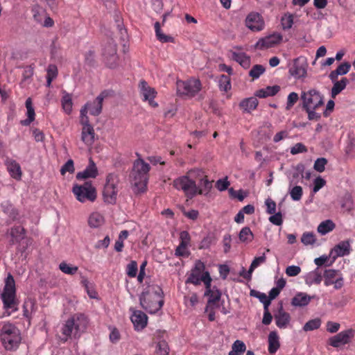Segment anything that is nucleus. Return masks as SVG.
<instances>
[{
  "instance_id": "nucleus-42",
  "label": "nucleus",
  "mask_w": 355,
  "mask_h": 355,
  "mask_svg": "<svg viewBox=\"0 0 355 355\" xmlns=\"http://www.w3.org/2000/svg\"><path fill=\"white\" fill-rule=\"evenodd\" d=\"M246 349L245 343L240 340H236L232 344V350L229 352V355H239L243 354Z\"/></svg>"
},
{
  "instance_id": "nucleus-41",
  "label": "nucleus",
  "mask_w": 355,
  "mask_h": 355,
  "mask_svg": "<svg viewBox=\"0 0 355 355\" xmlns=\"http://www.w3.org/2000/svg\"><path fill=\"white\" fill-rule=\"evenodd\" d=\"M239 239L243 243H250L254 239V234L248 227L242 228L239 234Z\"/></svg>"
},
{
  "instance_id": "nucleus-25",
  "label": "nucleus",
  "mask_w": 355,
  "mask_h": 355,
  "mask_svg": "<svg viewBox=\"0 0 355 355\" xmlns=\"http://www.w3.org/2000/svg\"><path fill=\"white\" fill-rule=\"evenodd\" d=\"M98 174V168L94 161L90 159L88 166L81 172L76 175L78 180H85L87 178H95Z\"/></svg>"
},
{
  "instance_id": "nucleus-9",
  "label": "nucleus",
  "mask_w": 355,
  "mask_h": 355,
  "mask_svg": "<svg viewBox=\"0 0 355 355\" xmlns=\"http://www.w3.org/2000/svg\"><path fill=\"white\" fill-rule=\"evenodd\" d=\"M176 89L178 95L192 98L200 92L202 84L199 79L191 78L187 80H178Z\"/></svg>"
},
{
  "instance_id": "nucleus-20",
  "label": "nucleus",
  "mask_w": 355,
  "mask_h": 355,
  "mask_svg": "<svg viewBox=\"0 0 355 355\" xmlns=\"http://www.w3.org/2000/svg\"><path fill=\"white\" fill-rule=\"evenodd\" d=\"M106 96L107 93L105 92H102L94 101L86 103L82 109H86V114L89 111L92 115H98L102 110L103 101Z\"/></svg>"
},
{
  "instance_id": "nucleus-52",
  "label": "nucleus",
  "mask_w": 355,
  "mask_h": 355,
  "mask_svg": "<svg viewBox=\"0 0 355 355\" xmlns=\"http://www.w3.org/2000/svg\"><path fill=\"white\" fill-rule=\"evenodd\" d=\"M58 75L57 67L54 64H50L47 68V86L49 87L51 82L56 78Z\"/></svg>"
},
{
  "instance_id": "nucleus-63",
  "label": "nucleus",
  "mask_w": 355,
  "mask_h": 355,
  "mask_svg": "<svg viewBox=\"0 0 355 355\" xmlns=\"http://www.w3.org/2000/svg\"><path fill=\"white\" fill-rule=\"evenodd\" d=\"M266 206V212L269 214H273L276 212V203L271 198H268L265 200Z\"/></svg>"
},
{
  "instance_id": "nucleus-18",
  "label": "nucleus",
  "mask_w": 355,
  "mask_h": 355,
  "mask_svg": "<svg viewBox=\"0 0 355 355\" xmlns=\"http://www.w3.org/2000/svg\"><path fill=\"white\" fill-rule=\"evenodd\" d=\"M354 335V331L348 329L329 338L328 343L334 347H339L349 343Z\"/></svg>"
},
{
  "instance_id": "nucleus-24",
  "label": "nucleus",
  "mask_w": 355,
  "mask_h": 355,
  "mask_svg": "<svg viewBox=\"0 0 355 355\" xmlns=\"http://www.w3.org/2000/svg\"><path fill=\"white\" fill-rule=\"evenodd\" d=\"M291 76L295 78H302L306 75V69L304 63H302L299 58L295 59L293 63L289 68Z\"/></svg>"
},
{
  "instance_id": "nucleus-13",
  "label": "nucleus",
  "mask_w": 355,
  "mask_h": 355,
  "mask_svg": "<svg viewBox=\"0 0 355 355\" xmlns=\"http://www.w3.org/2000/svg\"><path fill=\"white\" fill-rule=\"evenodd\" d=\"M303 106L306 110H315L323 104V98L320 93L311 89L302 93Z\"/></svg>"
},
{
  "instance_id": "nucleus-47",
  "label": "nucleus",
  "mask_w": 355,
  "mask_h": 355,
  "mask_svg": "<svg viewBox=\"0 0 355 355\" xmlns=\"http://www.w3.org/2000/svg\"><path fill=\"white\" fill-rule=\"evenodd\" d=\"M317 241L315 235L313 232H306L303 233L301 237V242L304 245H313Z\"/></svg>"
},
{
  "instance_id": "nucleus-17",
  "label": "nucleus",
  "mask_w": 355,
  "mask_h": 355,
  "mask_svg": "<svg viewBox=\"0 0 355 355\" xmlns=\"http://www.w3.org/2000/svg\"><path fill=\"white\" fill-rule=\"evenodd\" d=\"M34 21L39 25L49 28L53 26V20L47 15L46 10L39 5H35L31 10Z\"/></svg>"
},
{
  "instance_id": "nucleus-23",
  "label": "nucleus",
  "mask_w": 355,
  "mask_h": 355,
  "mask_svg": "<svg viewBox=\"0 0 355 355\" xmlns=\"http://www.w3.org/2000/svg\"><path fill=\"white\" fill-rule=\"evenodd\" d=\"M350 252V244L349 241H344L336 245L329 253V257L335 260L338 257H343Z\"/></svg>"
},
{
  "instance_id": "nucleus-57",
  "label": "nucleus",
  "mask_w": 355,
  "mask_h": 355,
  "mask_svg": "<svg viewBox=\"0 0 355 355\" xmlns=\"http://www.w3.org/2000/svg\"><path fill=\"white\" fill-rule=\"evenodd\" d=\"M180 240H181V243L180 244V245L178 246V251H180V250H184L185 248H187V245L189 244V241H190V236H189V234L186 232V231H183L180 233Z\"/></svg>"
},
{
  "instance_id": "nucleus-51",
  "label": "nucleus",
  "mask_w": 355,
  "mask_h": 355,
  "mask_svg": "<svg viewBox=\"0 0 355 355\" xmlns=\"http://www.w3.org/2000/svg\"><path fill=\"white\" fill-rule=\"evenodd\" d=\"M266 71V68L261 64H256L249 71V76L253 79L259 78Z\"/></svg>"
},
{
  "instance_id": "nucleus-34",
  "label": "nucleus",
  "mask_w": 355,
  "mask_h": 355,
  "mask_svg": "<svg viewBox=\"0 0 355 355\" xmlns=\"http://www.w3.org/2000/svg\"><path fill=\"white\" fill-rule=\"evenodd\" d=\"M26 116L27 119L21 121V123L24 125H30L35 120V110L33 106L32 99L28 98L26 101Z\"/></svg>"
},
{
  "instance_id": "nucleus-26",
  "label": "nucleus",
  "mask_w": 355,
  "mask_h": 355,
  "mask_svg": "<svg viewBox=\"0 0 355 355\" xmlns=\"http://www.w3.org/2000/svg\"><path fill=\"white\" fill-rule=\"evenodd\" d=\"M304 282L306 285L311 286L313 284H320L322 280V272L318 268L307 272L304 276Z\"/></svg>"
},
{
  "instance_id": "nucleus-62",
  "label": "nucleus",
  "mask_w": 355,
  "mask_h": 355,
  "mask_svg": "<svg viewBox=\"0 0 355 355\" xmlns=\"http://www.w3.org/2000/svg\"><path fill=\"white\" fill-rule=\"evenodd\" d=\"M127 275L130 277H134L137 272V263L136 261H132L127 266Z\"/></svg>"
},
{
  "instance_id": "nucleus-50",
  "label": "nucleus",
  "mask_w": 355,
  "mask_h": 355,
  "mask_svg": "<svg viewBox=\"0 0 355 355\" xmlns=\"http://www.w3.org/2000/svg\"><path fill=\"white\" fill-rule=\"evenodd\" d=\"M220 89L224 92H228L231 89V82L229 76L222 75L218 80Z\"/></svg>"
},
{
  "instance_id": "nucleus-48",
  "label": "nucleus",
  "mask_w": 355,
  "mask_h": 355,
  "mask_svg": "<svg viewBox=\"0 0 355 355\" xmlns=\"http://www.w3.org/2000/svg\"><path fill=\"white\" fill-rule=\"evenodd\" d=\"M322 321L320 318H314L306 322L303 327L304 331H310L318 329L321 326Z\"/></svg>"
},
{
  "instance_id": "nucleus-54",
  "label": "nucleus",
  "mask_w": 355,
  "mask_h": 355,
  "mask_svg": "<svg viewBox=\"0 0 355 355\" xmlns=\"http://www.w3.org/2000/svg\"><path fill=\"white\" fill-rule=\"evenodd\" d=\"M156 355H169V348L167 343L162 340L157 343Z\"/></svg>"
},
{
  "instance_id": "nucleus-31",
  "label": "nucleus",
  "mask_w": 355,
  "mask_h": 355,
  "mask_svg": "<svg viewBox=\"0 0 355 355\" xmlns=\"http://www.w3.org/2000/svg\"><path fill=\"white\" fill-rule=\"evenodd\" d=\"M87 222L91 228H98L104 224L105 218L101 213L94 211L89 216Z\"/></svg>"
},
{
  "instance_id": "nucleus-43",
  "label": "nucleus",
  "mask_w": 355,
  "mask_h": 355,
  "mask_svg": "<svg viewBox=\"0 0 355 355\" xmlns=\"http://www.w3.org/2000/svg\"><path fill=\"white\" fill-rule=\"evenodd\" d=\"M205 295L209 297L208 301L209 303H214L220 297V291L216 288H211V284L209 288L206 287Z\"/></svg>"
},
{
  "instance_id": "nucleus-16",
  "label": "nucleus",
  "mask_w": 355,
  "mask_h": 355,
  "mask_svg": "<svg viewBox=\"0 0 355 355\" xmlns=\"http://www.w3.org/2000/svg\"><path fill=\"white\" fill-rule=\"evenodd\" d=\"M139 91L143 101L148 102L152 107L158 106L157 103L154 100L157 94V91L155 88L150 87L147 82L144 80L139 82Z\"/></svg>"
},
{
  "instance_id": "nucleus-45",
  "label": "nucleus",
  "mask_w": 355,
  "mask_h": 355,
  "mask_svg": "<svg viewBox=\"0 0 355 355\" xmlns=\"http://www.w3.org/2000/svg\"><path fill=\"white\" fill-rule=\"evenodd\" d=\"M288 193L291 199L293 201H299L301 200L303 195V189L300 186L291 187L290 185L288 188Z\"/></svg>"
},
{
  "instance_id": "nucleus-21",
  "label": "nucleus",
  "mask_w": 355,
  "mask_h": 355,
  "mask_svg": "<svg viewBox=\"0 0 355 355\" xmlns=\"http://www.w3.org/2000/svg\"><path fill=\"white\" fill-rule=\"evenodd\" d=\"M131 321L136 330L140 331L143 329L147 324L148 317L141 311L135 310L130 317Z\"/></svg>"
},
{
  "instance_id": "nucleus-44",
  "label": "nucleus",
  "mask_w": 355,
  "mask_h": 355,
  "mask_svg": "<svg viewBox=\"0 0 355 355\" xmlns=\"http://www.w3.org/2000/svg\"><path fill=\"white\" fill-rule=\"evenodd\" d=\"M155 31L157 38L162 42H173V38L169 35H165L161 30L160 24L156 22L155 24Z\"/></svg>"
},
{
  "instance_id": "nucleus-56",
  "label": "nucleus",
  "mask_w": 355,
  "mask_h": 355,
  "mask_svg": "<svg viewBox=\"0 0 355 355\" xmlns=\"http://www.w3.org/2000/svg\"><path fill=\"white\" fill-rule=\"evenodd\" d=\"M10 235L16 239H22L25 235V230L20 225L14 227L11 229Z\"/></svg>"
},
{
  "instance_id": "nucleus-40",
  "label": "nucleus",
  "mask_w": 355,
  "mask_h": 355,
  "mask_svg": "<svg viewBox=\"0 0 355 355\" xmlns=\"http://www.w3.org/2000/svg\"><path fill=\"white\" fill-rule=\"evenodd\" d=\"M35 303L33 300L27 299L25 300L23 305V314L24 317L30 318L32 314L35 311Z\"/></svg>"
},
{
  "instance_id": "nucleus-19",
  "label": "nucleus",
  "mask_w": 355,
  "mask_h": 355,
  "mask_svg": "<svg viewBox=\"0 0 355 355\" xmlns=\"http://www.w3.org/2000/svg\"><path fill=\"white\" fill-rule=\"evenodd\" d=\"M324 284L328 286L334 285L336 289H339L343 286V279L341 274L335 270H326L324 272Z\"/></svg>"
},
{
  "instance_id": "nucleus-33",
  "label": "nucleus",
  "mask_w": 355,
  "mask_h": 355,
  "mask_svg": "<svg viewBox=\"0 0 355 355\" xmlns=\"http://www.w3.org/2000/svg\"><path fill=\"white\" fill-rule=\"evenodd\" d=\"M280 347L279 337L276 331H271L268 335V352L275 354Z\"/></svg>"
},
{
  "instance_id": "nucleus-28",
  "label": "nucleus",
  "mask_w": 355,
  "mask_h": 355,
  "mask_svg": "<svg viewBox=\"0 0 355 355\" xmlns=\"http://www.w3.org/2000/svg\"><path fill=\"white\" fill-rule=\"evenodd\" d=\"M314 296H311L306 293L299 292L292 299L291 304L293 306L302 307L307 306Z\"/></svg>"
},
{
  "instance_id": "nucleus-53",
  "label": "nucleus",
  "mask_w": 355,
  "mask_h": 355,
  "mask_svg": "<svg viewBox=\"0 0 355 355\" xmlns=\"http://www.w3.org/2000/svg\"><path fill=\"white\" fill-rule=\"evenodd\" d=\"M198 302V297L196 293H191L187 296H184V303L187 307L193 308Z\"/></svg>"
},
{
  "instance_id": "nucleus-22",
  "label": "nucleus",
  "mask_w": 355,
  "mask_h": 355,
  "mask_svg": "<svg viewBox=\"0 0 355 355\" xmlns=\"http://www.w3.org/2000/svg\"><path fill=\"white\" fill-rule=\"evenodd\" d=\"M298 16L290 12H285L280 18V25L282 29L284 31L291 30L293 26L297 23Z\"/></svg>"
},
{
  "instance_id": "nucleus-8",
  "label": "nucleus",
  "mask_w": 355,
  "mask_h": 355,
  "mask_svg": "<svg viewBox=\"0 0 355 355\" xmlns=\"http://www.w3.org/2000/svg\"><path fill=\"white\" fill-rule=\"evenodd\" d=\"M119 180L116 174L109 173L105 178L103 190V198L105 203L114 204L119 192Z\"/></svg>"
},
{
  "instance_id": "nucleus-11",
  "label": "nucleus",
  "mask_w": 355,
  "mask_h": 355,
  "mask_svg": "<svg viewBox=\"0 0 355 355\" xmlns=\"http://www.w3.org/2000/svg\"><path fill=\"white\" fill-rule=\"evenodd\" d=\"M192 171L188 175L176 178L173 181V187L178 190H182L187 196H193L198 192L196 182L189 178Z\"/></svg>"
},
{
  "instance_id": "nucleus-58",
  "label": "nucleus",
  "mask_w": 355,
  "mask_h": 355,
  "mask_svg": "<svg viewBox=\"0 0 355 355\" xmlns=\"http://www.w3.org/2000/svg\"><path fill=\"white\" fill-rule=\"evenodd\" d=\"M327 164V160L325 158H318L313 164V168L319 173H322L325 170V166Z\"/></svg>"
},
{
  "instance_id": "nucleus-49",
  "label": "nucleus",
  "mask_w": 355,
  "mask_h": 355,
  "mask_svg": "<svg viewBox=\"0 0 355 355\" xmlns=\"http://www.w3.org/2000/svg\"><path fill=\"white\" fill-rule=\"evenodd\" d=\"M266 261V256L264 253L261 256L254 257V259L252 260L251 265L249 268L248 272V275L250 273H252V272L257 268H258L259 266L263 264Z\"/></svg>"
},
{
  "instance_id": "nucleus-36",
  "label": "nucleus",
  "mask_w": 355,
  "mask_h": 355,
  "mask_svg": "<svg viewBox=\"0 0 355 355\" xmlns=\"http://www.w3.org/2000/svg\"><path fill=\"white\" fill-rule=\"evenodd\" d=\"M334 85L331 88V96L333 98H335L336 96L339 94L343 90H344L349 83V80L346 78H341L340 80L332 81Z\"/></svg>"
},
{
  "instance_id": "nucleus-59",
  "label": "nucleus",
  "mask_w": 355,
  "mask_h": 355,
  "mask_svg": "<svg viewBox=\"0 0 355 355\" xmlns=\"http://www.w3.org/2000/svg\"><path fill=\"white\" fill-rule=\"evenodd\" d=\"M285 272L288 277H296L301 272V268L298 266H288Z\"/></svg>"
},
{
  "instance_id": "nucleus-3",
  "label": "nucleus",
  "mask_w": 355,
  "mask_h": 355,
  "mask_svg": "<svg viewBox=\"0 0 355 355\" xmlns=\"http://www.w3.org/2000/svg\"><path fill=\"white\" fill-rule=\"evenodd\" d=\"M149 170V164L143 159H137L135 161L130 174V183L135 193H141L146 191Z\"/></svg>"
},
{
  "instance_id": "nucleus-64",
  "label": "nucleus",
  "mask_w": 355,
  "mask_h": 355,
  "mask_svg": "<svg viewBox=\"0 0 355 355\" xmlns=\"http://www.w3.org/2000/svg\"><path fill=\"white\" fill-rule=\"evenodd\" d=\"M230 185V182L227 180V178L219 179L216 182V187L220 191H225Z\"/></svg>"
},
{
  "instance_id": "nucleus-1",
  "label": "nucleus",
  "mask_w": 355,
  "mask_h": 355,
  "mask_svg": "<svg viewBox=\"0 0 355 355\" xmlns=\"http://www.w3.org/2000/svg\"><path fill=\"white\" fill-rule=\"evenodd\" d=\"M163 304V292L160 286L150 284L144 289L140 296V304L148 313H157L161 309Z\"/></svg>"
},
{
  "instance_id": "nucleus-60",
  "label": "nucleus",
  "mask_w": 355,
  "mask_h": 355,
  "mask_svg": "<svg viewBox=\"0 0 355 355\" xmlns=\"http://www.w3.org/2000/svg\"><path fill=\"white\" fill-rule=\"evenodd\" d=\"M110 333L109 336V338L111 343H116L121 338L120 333L119 330L113 327H110L109 328Z\"/></svg>"
},
{
  "instance_id": "nucleus-37",
  "label": "nucleus",
  "mask_w": 355,
  "mask_h": 355,
  "mask_svg": "<svg viewBox=\"0 0 355 355\" xmlns=\"http://www.w3.org/2000/svg\"><path fill=\"white\" fill-rule=\"evenodd\" d=\"M336 227L335 223L333 220L328 219L321 222L317 228L318 232L321 235H326L327 234L332 232Z\"/></svg>"
},
{
  "instance_id": "nucleus-6",
  "label": "nucleus",
  "mask_w": 355,
  "mask_h": 355,
  "mask_svg": "<svg viewBox=\"0 0 355 355\" xmlns=\"http://www.w3.org/2000/svg\"><path fill=\"white\" fill-rule=\"evenodd\" d=\"M72 193L76 199L81 202H94L97 198V191L91 182H86L83 184H74Z\"/></svg>"
},
{
  "instance_id": "nucleus-55",
  "label": "nucleus",
  "mask_w": 355,
  "mask_h": 355,
  "mask_svg": "<svg viewBox=\"0 0 355 355\" xmlns=\"http://www.w3.org/2000/svg\"><path fill=\"white\" fill-rule=\"evenodd\" d=\"M313 187L312 189V192L313 194L318 192L322 187H324L326 184V180L322 178L321 176H318L313 180Z\"/></svg>"
},
{
  "instance_id": "nucleus-5",
  "label": "nucleus",
  "mask_w": 355,
  "mask_h": 355,
  "mask_svg": "<svg viewBox=\"0 0 355 355\" xmlns=\"http://www.w3.org/2000/svg\"><path fill=\"white\" fill-rule=\"evenodd\" d=\"M15 282L13 277L9 274L5 281V286L1 293L5 312L3 317L10 316L17 310V303L15 299Z\"/></svg>"
},
{
  "instance_id": "nucleus-10",
  "label": "nucleus",
  "mask_w": 355,
  "mask_h": 355,
  "mask_svg": "<svg viewBox=\"0 0 355 355\" xmlns=\"http://www.w3.org/2000/svg\"><path fill=\"white\" fill-rule=\"evenodd\" d=\"M205 266L201 261H197L194 268L191 270V274L186 281V283H191L194 285H198L202 282L205 284V287L209 288L211 283V278L209 273L205 270Z\"/></svg>"
},
{
  "instance_id": "nucleus-15",
  "label": "nucleus",
  "mask_w": 355,
  "mask_h": 355,
  "mask_svg": "<svg viewBox=\"0 0 355 355\" xmlns=\"http://www.w3.org/2000/svg\"><path fill=\"white\" fill-rule=\"evenodd\" d=\"M244 23L246 28L254 33L262 31L266 26L263 16L257 12L248 13Z\"/></svg>"
},
{
  "instance_id": "nucleus-4",
  "label": "nucleus",
  "mask_w": 355,
  "mask_h": 355,
  "mask_svg": "<svg viewBox=\"0 0 355 355\" xmlns=\"http://www.w3.org/2000/svg\"><path fill=\"white\" fill-rule=\"evenodd\" d=\"M87 318L80 313L69 318L62 327V334L66 337L78 338L85 331L87 326Z\"/></svg>"
},
{
  "instance_id": "nucleus-27",
  "label": "nucleus",
  "mask_w": 355,
  "mask_h": 355,
  "mask_svg": "<svg viewBox=\"0 0 355 355\" xmlns=\"http://www.w3.org/2000/svg\"><path fill=\"white\" fill-rule=\"evenodd\" d=\"M276 325L280 329L287 328L291 322V315L282 309L275 315Z\"/></svg>"
},
{
  "instance_id": "nucleus-14",
  "label": "nucleus",
  "mask_w": 355,
  "mask_h": 355,
  "mask_svg": "<svg viewBox=\"0 0 355 355\" xmlns=\"http://www.w3.org/2000/svg\"><path fill=\"white\" fill-rule=\"evenodd\" d=\"M283 40V35L279 32H273L271 34L259 38L254 44V48L259 51L267 50L280 44Z\"/></svg>"
},
{
  "instance_id": "nucleus-7",
  "label": "nucleus",
  "mask_w": 355,
  "mask_h": 355,
  "mask_svg": "<svg viewBox=\"0 0 355 355\" xmlns=\"http://www.w3.org/2000/svg\"><path fill=\"white\" fill-rule=\"evenodd\" d=\"M80 122L82 125L81 141L86 148L91 150L96 139V135L94 127L89 123L88 117L86 116V109L80 110Z\"/></svg>"
},
{
  "instance_id": "nucleus-38",
  "label": "nucleus",
  "mask_w": 355,
  "mask_h": 355,
  "mask_svg": "<svg viewBox=\"0 0 355 355\" xmlns=\"http://www.w3.org/2000/svg\"><path fill=\"white\" fill-rule=\"evenodd\" d=\"M351 67L350 64L345 62L340 64L336 70L332 71L329 74V78L331 81H334L337 79L338 76L345 75L348 73Z\"/></svg>"
},
{
  "instance_id": "nucleus-46",
  "label": "nucleus",
  "mask_w": 355,
  "mask_h": 355,
  "mask_svg": "<svg viewBox=\"0 0 355 355\" xmlns=\"http://www.w3.org/2000/svg\"><path fill=\"white\" fill-rule=\"evenodd\" d=\"M59 269L66 275H73L77 272L78 268V266L62 261L59 264Z\"/></svg>"
},
{
  "instance_id": "nucleus-61",
  "label": "nucleus",
  "mask_w": 355,
  "mask_h": 355,
  "mask_svg": "<svg viewBox=\"0 0 355 355\" xmlns=\"http://www.w3.org/2000/svg\"><path fill=\"white\" fill-rule=\"evenodd\" d=\"M298 94L295 92H291L287 98L286 110H290L298 101Z\"/></svg>"
},
{
  "instance_id": "nucleus-35",
  "label": "nucleus",
  "mask_w": 355,
  "mask_h": 355,
  "mask_svg": "<svg viewBox=\"0 0 355 355\" xmlns=\"http://www.w3.org/2000/svg\"><path fill=\"white\" fill-rule=\"evenodd\" d=\"M61 105L63 111L67 114H70L73 110V101L71 94L66 92H62Z\"/></svg>"
},
{
  "instance_id": "nucleus-29",
  "label": "nucleus",
  "mask_w": 355,
  "mask_h": 355,
  "mask_svg": "<svg viewBox=\"0 0 355 355\" xmlns=\"http://www.w3.org/2000/svg\"><path fill=\"white\" fill-rule=\"evenodd\" d=\"M232 58L245 69L250 66V57L240 50L232 51Z\"/></svg>"
},
{
  "instance_id": "nucleus-12",
  "label": "nucleus",
  "mask_w": 355,
  "mask_h": 355,
  "mask_svg": "<svg viewBox=\"0 0 355 355\" xmlns=\"http://www.w3.org/2000/svg\"><path fill=\"white\" fill-rule=\"evenodd\" d=\"M102 56L103 62L109 68L114 69L118 66L119 56L116 44L114 41H109L103 46Z\"/></svg>"
},
{
  "instance_id": "nucleus-39",
  "label": "nucleus",
  "mask_w": 355,
  "mask_h": 355,
  "mask_svg": "<svg viewBox=\"0 0 355 355\" xmlns=\"http://www.w3.org/2000/svg\"><path fill=\"white\" fill-rule=\"evenodd\" d=\"M81 284L84 286L87 295L90 298H97L98 294L94 287V285L89 282L87 277L84 276L81 277Z\"/></svg>"
},
{
  "instance_id": "nucleus-30",
  "label": "nucleus",
  "mask_w": 355,
  "mask_h": 355,
  "mask_svg": "<svg viewBox=\"0 0 355 355\" xmlns=\"http://www.w3.org/2000/svg\"><path fill=\"white\" fill-rule=\"evenodd\" d=\"M258 103L257 98L252 96L242 100L239 107L243 112L250 113L257 107Z\"/></svg>"
},
{
  "instance_id": "nucleus-32",
  "label": "nucleus",
  "mask_w": 355,
  "mask_h": 355,
  "mask_svg": "<svg viewBox=\"0 0 355 355\" xmlns=\"http://www.w3.org/2000/svg\"><path fill=\"white\" fill-rule=\"evenodd\" d=\"M7 169L11 175L15 180H20L21 178V170L19 164L15 160H8L6 162Z\"/></svg>"
},
{
  "instance_id": "nucleus-2",
  "label": "nucleus",
  "mask_w": 355,
  "mask_h": 355,
  "mask_svg": "<svg viewBox=\"0 0 355 355\" xmlns=\"http://www.w3.org/2000/svg\"><path fill=\"white\" fill-rule=\"evenodd\" d=\"M0 340L6 351H16L22 341L21 332L13 323L3 322L1 323Z\"/></svg>"
}]
</instances>
